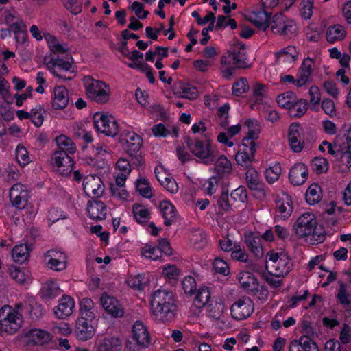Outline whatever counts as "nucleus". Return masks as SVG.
<instances>
[{"instance_id": "nucleus-32", "label": "nucleus", "mask_w": 351, "mask_h": 351, "mask_svg": "<svg viewBox=\"0 0 351 351\" xmlns=\"http://www.w3.org/2000/svg\"><path fill=\"white\" fill-rule=\"evenodd\" d=\"M248 20L259 28L266 29L268 25L269 15L263 10L251 12L248 15Z\"/></svg>"}, {"instance_id": "nucleus-19", "label": "nucleus", "mask_w": 351, "mask_h": 351, "mask_svg": "<svg viewBox=\"0 0 351 351\" xmlns=\"http://www.w3.org/2000/svg\"><path fill=\"white\" fill-rule=\"evenodd\" d=\"M342 140H343V136H341V134H339L336 136L333 143L324 141L322 145H319V149L322 152H325L326 149L330 155L338 160L343 156L345 152V147Z\"/></svg>"}, {"instance_id": "nucleus-39", "label": "nucleus", "mask_w": 351, "mask_h": 351, "mask_svg": "<svg viewBox=\"0 0 351 351\" xmlns=\"http://www.w3.org/2000/svg\"><path fill=\"white\" fill-rule=\"evenodd\" d=\"M291 106L288 110V113L291 117H300L306 113L308 109L307 101L306 99L298 100L296 97Z\"/></svg>"}, {"instance_id": "nucleus-30", "label": "nucleus", "mask_w": 351, "mask_h": 351, "mask_svg": "<svg viewBox=\"0 0 351 351\" xmlns=\"http://www.w3.org/2000/svg\"><path fill=\"white\" fill-rule=\"evenodd\" d=\"M159 208L165 219V226H169L176 221L177 213L174 206L169 201H162Z\"/></svg>"}, {"instance_id": "nucleus-14", "label": "nucleus", "mask_w": 351, "mask_h": 351, "mask_svg": "<svg viewBox=\"0 0 351 351\" xmlns=\"http://www.w3.org/2000/svg\"><path fill=\"white\" fill-rule=\"evenodd\" d=\"M238 279L241 287L248 293L256 295L260 292L262 298L267 296L266 291L263 287L259 286L257 279L252 273L241 271L238 275Z\"/></svg>"}, {"instance_id": "nucleus-20", "label": "nucleus", "mask_w": 351, "mask_h": 351, "mask_svg": "<svg viewBox=\"0 0 351 351\" xmlns=\"http://www.w3.org/2000/svg\"><path fill=\"white\" fill-rule=\"evenodd\" d=\"M132 339L141 348H146L150 344V336L146 326L141 322H136L132 327Z\"/></svg>"}, {"instance_id": "nucleus-24", "label": "nucleus", "mask_w": 351, "mask_h": 351, "mask_svg": "<svg viewBox=\"0 0 351 351\" xmlns=\"http://www.w3.org/2000/svg\"><path fill=\"white\" fill-rule=\"evenodd\" d=\"M75 307L73 299L69 295H63L59 304L54 308V313L58 319H64L73 313Z\"/></svg>"}, {"instance_id": "nucleus-42", "label": "nucleus", "mask_w": 351, "mask_h": 351, "mask_svg": "<svg viewBox=\"0 0 351 351\" xmlns=\"http://www.w3.org/2000/svg\"><path fill=\"white\" fill-rule=\"evenodd\" d=\"M94 306L93 301L88 298L82 299L80 305V317L88 320H93L95 318V313L93 308Z\"/></svg>"}, {"instance_id": "nucleus-55", "label": "nucleus", "mask_w": 351, "mask_h": 351, "mask_svg": "<svg viewBox=\"0 0 351 351\" xmlns=\"http://www.w3.org/2000/svg\"><path fill=\"white\" fill-rule=\"evenodd\" d=\"M281 166L279 163H276L265 170V178L269 183H274L278 180L281 174Z\"/></svg>"}, {"instance_id": "nucleus-52", "label": "nucleus", "mask_w": 351, "mask_h": 351, "mask_svg": "<svg viewBox=\"0 0 351 351\" xmlns=\"http://www.w3.org/2000/svg\"><path fill=\"white\" fill-rule=\"evenodd\" d=\"M295 95L291 91H287L279 95L276 98L278 106L285 108L287 110L291 107L293 102L295 98Z\"/></svg>"}, {"instance_id": "nucleus-34", "label": "nucleus", "mask_w": 351, "mask_h": 351, "mask_svg": "<svg viewBox=\"0 0 351 351\" xmlns=\"http://www.w3.org/2000/svg\"><path fill=\"white\" fill-rule=\"evenodd\" d=\"M121 346V340L115 337H105L97 343V351H117Z\"/></svg>"}, {"instance_id": "nucleus-11", "label": "nucleus", "mask_w": 351, "mask_h": 351, "mask_svg": "<svg viewBox=\"0 0 351 351\" xmlns=\"http://www.w3.org/2000/svg\"><path fill=\"white\" fill-rule=\"evenodd\" d=\"M51 164L57 173L69 175L73 169V160L69 154L63 151H54L51 155Z\"/></svg>"}, {"instance_id": "nucleus-41", "label": "nucleus", "mask_w": 351, "mask_h": 351, "mask_svg": "<svg viewBox=\"0 0 351 351\" xmlns=\"http://www.w3.org/2000/svg\"><path fill=\"white\" fill-rule=\"evenodd\" d=\"M60 293V289L56 282L48 281L41 289L42 297L46 300H50L58 296Z\"/></svg>"}, {"instance_id": "nucleus-28", "label": "nucleus", "mask_w": 351, "mask_h": 351, "mask_svg": "<svg viewBox=\"0 0 351 351\" xmlns=\"http://www.w3.org/2000/svg\"><path fill=\"white\" fill-rule=\"evenodd\" d=\"M52 106L55 109H62L69 104V92L63 86H56L53 89Z\"/></svg>"}, {"instance_id": "nucleus-8", "label": "nucleus", "mask_w": 351, "mask_h": 351, "mask_svg": "<svg viewBox=\"0 0 351 351\" xmlns=\"http://www.w3.org/2000/svg\"><path fill=\"white\" fill-rule=\"evenodd\" d=\"M186 144L190 152L204 164L210 165L215 160L216 152L209 143H204L198 139L191 141L187 138Z\"/></svg>"}, {"instance_id": "nucleus-63", "label": "nucleus", "mask_w": 351, "mask_h": 351, "mask_svg": "<svg viewBox=\"0 0 351 351\" xmlns=\"http://www.w3.org/2000/svg\"><path fill=\"white\" fill-rule=\"evenodd\" d=\"M141 254L147 258L156 261L160 257V253L158 247H154L151 245H145L142 248Z\"/></svg>"}, {"instance_id": "nucleus-64", "label": "nucleus", "mask_w": 351, "mask_h": 351, "mask_svg": "<svg viewBox=\"0 0 351 351\" xmlns=\"http://www.w3.org/2000/svg\"><path fill=\"white\" fill-rule=\"evenodd\" d=\"M213 265L216 272L223 276H227L230 272L227 263L220 258H216L214 260Z\"/></svg>"}, {"instance_id": "nucleus-26", "label": "nucleus", "mask_w": 351, "mask_h": 351, "mask_svg": "<svg viewBox=\"0 0 351 351\" xmlns=\"http://www.w3.org/2000/svg\"><path fill=\"white\" fill-rule=\"evenodd\" d=\"M87 211L93 220H103L107 215V208L104 202L99 200L88 201Z\"/></svg>"}, {"instance_id": "nucleus-38", "label": "nucleus", "mask_w": 351, "mask_h": 351, "mask_svg": "<svg viewBox=\"0 0 351 351\" xmlns=\"http://www.w3.org/2000/svg\"><path fill=\"white\" fill-rule=\"evenodd\" d=\"M346 36V30L340 25L330 26L326 32V39L330 43L341 41Z\"/></svg>"}, {"instance_id": "nucleus-13", "label": "nucleus", "mask_w": 351, "mask_h": 351, "mask_svg": "<svg viewBox=\"0 0 351 351\" xmlns=\"http://www.w3.org/2000/svg\"><path fill=\"white\" fill-rule=\"evenodd\" d=\"M27 187L21 183L14 184L10 189L9 196L12 205L17 208H24L29 198Z\"/></svg>"}, {"instance_id": "nucleus-5", "label": "nucleus", "mask_w": 351, "mask_h": 351, "mask_svg": "<svg viewBox=\"0 0 351 351\" xmlns=\"http://www.w3.org/2000/svg\"><path fill=\"white\" fill-rule=\"evenodd\" d=\"M86 94L98 103H106L109 99V88L104 82L86 76L84 79Z\"/></svg>"}, {"instance_id": "nucleus-31", "label": "nucleus", "mask_w": 351, "mask_h": 351, "mask_svg": "<svg viewBox=\"0 0 351 351\" xmlns=\"http://www.w3.org/2000/svg\"><path fill=\"white\" fill-rule=\"evenodd\" d=\"M16 308L24 311L32 318H38L42 315L41 306L38 304L33 298H29L24 303H19Z\"/></svg>"}, {"instance_id": "nucleus-16", "label": "nucleus", "mask_w": 351, "mask_h": 351, "mask_svg": "<svg viewBox=\"0 0 351 351\" xmlns=\"http://www.w3.org/2000/svg\"><path fill=\"white\" fill-rule=\"evenodd\" d=\"M315 225H317L315 216L310 213H306L298 217L294 226V230L298 237H308Z\"/></svg>"}, {"instance_id": "nucleus-46", "label": "nucleus", "mask_w": 351, "mask_h": 351, "mask_svg": "<svg viewBox=\"0 0 351 351\" xmlns=\"http://www.w3.org/2000/svg\"><path fill=\"white\" fill-rule=\"evenodd\" d=\"M322 198V190L317 184L310 185L306 192V199L310 204L318 203Z\"/></svg>"}, {"instance_id": "nucleus-57", "label": "nucleus", "mask_w": 351, "mask_h": 351, "mask_svg": "<svg viewBox=\"0 0 351 351\" xmlns=\"http://www.w3.org/2000/svg\"><path fill=\"white\" fill-rule=\"evenodd\" d=\"M312 169L317 174L326 172L328 169V163L326 158L322 157H315L312 160Z\"/></svg>"}, {"instance_id": "nucleus-18", "label": "nucleus", "mask_w": 351, "mask_h": 351, "mask_svg": "<svg viewBox=\"0 0 351 351\" xmlns=\"http://www.w3.org/2000/svg\"><path fill=\"white\" fill-rule=\"evenodd\" d=\"M100 302L105 311L112 317H121L123 315V308L115 298L103 293L100 298Z\"/></svg>"}, {"instance_id": "nucleus-21", "label": "nucleus", "mask_w": 351, "mask_h": 351, "mask_svg": "<svg viewBox=\"0 0 351 351\" xmlns=\"http://www.w3.org/2000/svg\"><path fill=\"white\" fill-rule=\"evenodd\" d=\"M308 176L307 167L302 162L295 163L289 171V180L294 186H301L305 183Z\"/></svg>"}, {"instance_id": "nucleus-37", "label": "nucleus", "mask_w": 351, "mask_h": 351, "mask_svg": "<svg viewBox=\"0 0 351 351\" xmlns=\"http://www.w3.org/2000/svg\"><path fill=\"white\" fill-rule=\"evenodd\" d=\"M29 32L32 36L37 42H40L44 38L47 44H59V40L56 36L48 32L42 33L36 25L30 27Z\"/></svg>"}, {"instance_id": "nucleus-44", "label": "nucleus", "mask_w": 351, "mask_h": 351, "mask_svg": "<svg viewBox=\"0 0 351 351\" xmlns=\"http://www.w3.org/2000/svg\"><path fill=\"white\" fill-rule=\"evenodd\" d=\"M245 180L248 188L253 190H258L261 186V180L258 172L254 168H250L245 173Z\"/></svg>"}, {"instance_id": "nucleus-3", "label": "nucleus", "mask_w": 351, "mask_h": 351, "mask_svg": "<svg viewBox=\"0 0 351 351\" xmlns=\"http://www.w3.org/2000/svg\"><path fill=\"white\" fill-rule=\"evenodd\" d=\"M254 59L246 45H233L221 58L223 65H234L236 68L245 69L249 67Z\"/></svg>"}, {"instance_id": "nucleus-60", "label": "nucleus", "mask_w": 351, "mask_h": 351, "mask_svg": "<svg viewBox=\"0 0 351 351\" xmlns=\"http://www.w3.org/2000/svg\"><path fill=\"white\" fill-rule=\"evenodd\" d=\"M312 229L313 231H311V234H309V237H311L310 240L312 241V244L323 242L326 238L323 228L321 226L318 227L317 225H315Z\"/></svg>"}, {"instance_id": "nucleus-2", "label": "nucleus", "mask_w": 351, "mask_h": 351, "mask_svg": "<svg viewBox=\"0 0 351 351\" xmlns=\"http://www.w3.org/2000/svg\"><path fill=\"white\" fill-rule=\"evenodd\" d=\"M51 60L49 63L53 64L51 71L56 76L69 80L71 76H66V73L71 68L72 56L68 48L63 45H49Z\"/></svg>"}, {"instance_id": "nucleus-58", "label": "nucleus", "mask_w": 351, "mask_h": 351, "mask_svg": "<svg viewBox=\"0 0 351 351\" xmlns=\"http://www.w3.org/2000/svg\"><path fill=\"white\" fill-rule=\"evenodd\" d=\"M16 159L21 166H25L30 162V158L27 149L23 145H19L16 147Z\"/></svg>"}, {"instance_id": "nucleus-29", "label": "nucleus", "mask_w": 351, "mask_h": 351, "mask_svg": "<svg viewBox=\"0 0 351 351\" xmlns=\"http://www.w3.org/2000/svg\"><path fill=\"white\" fill-rule=\"evenodd\" d=\"M313 67L314 62L313 59L307 58L303 60L298 78L295 82L297 86H302L310 80Z\"/></svg>"}, {"instance_id": "nucleus-62", "label": "nucleus", "mask_w": 351, "mask_h": 351, "mask_svg": "<svg viewBox=\"0 0 351 351\" xmlns=\"http://www.w3.org/2000/svg\"><path fill=\"white\" fill-rule=\"evenodd\" d=\"M266 95V86L261 83H256L253 88V98L256 103L261 104Z\"/></svg>"}, {"instance_id": "nucleus-15", "label": "nucleus", "mask_w": 351, "mask_h": 351, "mask_svg": "<svg viewBox=\"0 0 351 351\" xmlns=\"http://www.w3.org/2000/svg\"><path fill=\"white\" fill-rule=\"evenodd\" d=\"M83 189L87 196L99 197L104 192V184L98 176L88 175L84 179Z\"/></svg>"}, {"instance_id": "nucleus-40", "label": "nucleus", "mask_w": 351, "mask_h": 351, "mask_svg": "<svg viewBox=\"0 0 351 351\" xmlns=\"http://www.w3.org/2000/svg\"><path fill=\"white\" fill-rule=\"evenodd\" d=\"M152 131L155 136L166 137L168 135L173 134L174 137L178 136V129L176 126L165 127L162 123L154 125L152 128Z\"/></svg>"}, {"instance_id": "nucleus-7", "label": "nucleus", "mask_w": 351, "mask_h": 351, "mask_svg": "<svg viewBox=\"0 0 351 351\" xmlns=\"http://www.w3.org/2000/svg\"><path fill=\"white\" fill-rule=\"evenodd\" d=\"M269 26L275 34L289 37L295 36L297 33L295 23L281 12L274 16Z\"/></svg>"}, {"instance_id": "nucleus-61", "label": "nucleus", "mask_w": 351, "mask_h": 351, "mask_svg": "<svg viewBox=\"0 0 351 351\" xmlns=\"http://www.w3.org/2000/svg\"><path fill=\"white\" fill-rule=\"evenodd\" d=\"M247 195L245 186H241L233 190L230 194V199L235 202L243 203L247 199Z\"/></svg>"}, {"instance_id": "nucleus-36", "label": "nucleus", "mask_w": 351, "mask_h": 351, "mask_svg": "<svg viewBox=\"0 0 351 351\" xmlns=\"http://www.w3.org/2000/svg\"><path fill=\"white\" fill-rule=\"evenodd\" d=\"M58 149L63 151L67 154H73L76 152V146L73 141L65 135H60L56 138Z\"/></svg>"}, {"instance_id": "nucleus-23", "label": "nucleus", "mask_w": 351, "mask_h": 351, "mask_svg": "<svg viewBox=\"0 0 351 351\" xmlns=\"http://www.w3.org/2000/svg\"><path fill=\"white\" fill-rule=\"evenodd\" d=\"M92 321L84 318H78L77 319L75 335L77 339L86 341L92 338L95 333Z\"/></svg>"}, {"instance_id": "nucleus-50", "label": "nucleus", "mask_w": 351, "mask_h": 351, "mask_svg": "<svg viewBox=\"0 0 351 351\" xmlns=\"http://www.w3.org/2000/svg\"><path fill=\"white\" fill-rule=\"evenodd\" d=\"M210 298V293L208 288L205 287H201L197 291L193 304L197 308H201L208 302Z\"/></svg>"}, {"instance_id": "nucleus-45", "label": "nucleus", "mask_w": 351, "mask_h": 351, "mask_svg": "<svg viewBox=\"0 0 351 351\" xmlns=\"http://www.w3.org/2000/svg\"><path fill=\"white\" fill-rule=\"evenodd\" d=\"M132 212L136 221L139 223H146L150 217V213L144 206L134 204L132 206Z\"/></svg>"}, {"instance_id": "nucleus-25", "label": "nucleus", "mask_w": 351, "mask_h": 351, "mask_svg": "<svg viewBox=\"0 0 351 351\" xmlns=\"http://www.w3.org/2000/svg\"><path fill=\"white\" fill-rule=\"evenodd\" d=\"M25 337L28 339V343L34 346H43L51 341L49 332L37 328L29 330L25 334Z\"/></svg>"}, {"instance_id": "nucleus-33", "label": "nucleus", "mask_w": 351, "mask_h": 351, "mask_svg": "<svg viewBox=\"0 0 351 351\" xmlns=\"http://www.w3.org/2000/svg\"><path fill=\"white\" fill-rule=\"evenodd\" d=\"M4 20L13 29H25L26 26L19 14L14 10H7L4 12Z\"/></svg>"}, {"instance_id": "nucleus-48", "label": "nucleus", "mask_w": 351, "mask_h": 351, "mask_svg": "<svg viewBox=\"0 0 351 351\" xmlns=\"http://www.w3.org/2000/svg\"><path fill=\"white\" fill-rule=\"evenodd\" d=\"M30 248L27 244H20L12 250V258L15 262L23 263L27 260Z\"/></svg>"}, {"instance_id": "nucleus-6", "label": "nucleus", "mask_w": 351, "mask_h": 351, "mask_svg": "<svg viewBox=\"0 0 351 351\" xmlns=\"http://www.w3.org/2000/svg\"><path fill=\"white\" fill-rule=\"evenodd\" d=\"M123 140L126 144V152L131 157L132 164L138 169L143 167L144 160L141 152L143 141L141 137L134 132H128Z\"/></svg>"}, {"instance_id": "nucleus-22", "label": "nucleus", "mask_w": 351, "mask_h": 351, "mask_svg": "<svg viewBox=\"0 0 351 351\" xmlns=\"http://www.w3.org/2000/svg\"><path fill=\"white\" fill-rule=\"evenodd\" d=\"M293 211L292 201L287 194L278 196L276 200V216L281 219H287Z\"/></svg>"}, {"instance_id": "nucleus-49", "label": "nucleus", "mask_w": 351, "mask_h": 351, "mask_svg": "<svg viewBox=\"0 0 351 351\" xmlns=\"http://www.w3.org/2000/svg\"><path fill=\"white\" fill-rule=\"evenodd\" d=\"M191 15L196 19L197 23L200 25H204L208 23H210L208 27L206 28L208 29V31L215 29V16L212 12H208L206 16H205L203 19H200V15L197 11H193L191 13Z\"/></svg>"}, {"instance_id": "nucleus-47", "label": "nucleus", "mask_w": 351, "mask_h": 351, "mask_svg": "<svg viewBox=\"0 0 351 351\" xmlns=\"http://www.w3.org/2000/svg\"><path fill=\"white\" fill-rule=\"evenodd\" d=\"M224 304L221 300L212 301L208 306L209 316L215 319L219 320L223 314Z\"/></svg>"}, {"instance_id": "nucleus-53", "label": "nucleus", "mask_w": 351, "mask_h": 351, "mask_svg": "<svg viewBox=\"0 0 351 351\" xmlns=\"http://www.w3.org/2000/svg\"><path fill=\"white\" fill-rule=\"evenodd\" d=\"M137 191L145 198H151L152 197V192L149 183L145 178H140L137 180L136 183Z\"/></svg>"}, {"instance_id": "nucleus-56", "label": "nucleus", "mask_w": 351, "mask_h": 351, "mask_svg": "<svg viewBox=\"0 0 351 351\" xmlns=\"http://www.w3.org/2000/svg\"><path fill=\"white\" fill-rule=\"evenodd\" d=\"M250 89L246 78L241 77L239 80L235 82L232 85V93L235 96H241L243 93H247Z\"/></svg>"}, {"instance_id": "nucleus-43", "label": "nucleus", "mask_w": 351, "mask_h": 351, "mask_svg": "<svg viewBox=\"0 0 351 351\" xmlns=\"http://www.w3.org/2000/svg\"><path fill=\"white\" fill-rule=\"evenodd\" d=\"M215 170L219 176L229 174L232 171V164L226 156L221 155L215 164Z\"/></svg>"}, {"instance_id": "nucleus-54", "label": "nucleus", "mask_w": 351, "mask_h": 351, "mask_svg": "<svg viewBox=\"0 0 351 351\" xmlns=\"http://www.w3.org/2000/svg\"><path fill=\"white\" fill-rule=\"evenodd\" d=\"M246 244L256 257H261L263 256V252L259 238L249 237L246 239Z\"/></svg>"}, {"instance_id": "nucleus-4", "label": "nucleus", "mask_w": 351, "mask_h": 351, "mask_svg": "<svg viewBox=\"0 0 351 351\" xmlns=\"http://www.w3.org/2000/svg\"><path fill=\"white\" fill-rule=\"evenodd\" d=\"M23 317L18 310L5 305L0 309L1 329L8 334L15 333L21 326Z\"/></svg>"}, {"instance_id": "nucleus-12", "label": "nucleus", "mask_w": 351, "mask_h": 351, "mask_svg": "<svg viewBox=\"0 0 351 351\" xmlns=\"http://www.w3.org/2000/svg\"><path fill=\"white\" fill-rule=\"evenodd\" d=\"M230 311L233 319L242 320L253 313L254 303L249 297H242L232 305Z\"/></svg>"}, {"instance_id": "nucleus-1", "label": "nucleus", "mask_w": 351, "mask_h": 351, "mask_svg": "<svg viewBox=\"0 0 351 351\" xmlns=\"http://www.w3.org/2000/svg\"><path fill=\"white\" fill-rule=\"evenodd\" d=\"M151 305L154 315L162 322H171L175 318L177 306L173 292L166 289L155 291Z\"/></svg>"}, {"instance_id": "nucleus-9", "label": "nucleus", "mask_w": 351, "mask_h": 351, "mask_svg": "<svg viewBox=\"0 0 351 351\" xmlns=\"http://www.w3.org/2000/svg\"><path fill=\"white\" fill-rule=\"evenodd\" d=\"M269 261L266 262V268L269 269L270 274L276 276H284L291 269V263L285 254L271 252L267 254Z\"/></svg>"}, {"instance_id": "nucleus-35", "label": "nucleus", "mask_w": 351, "mask_h": 351, "mask_svg": "<svg viewBox=\"0 0 351 351\" xmlns=\"http://www.w3.org/2000/svg\"><path fill=\"white\" fill-rule=\"evenodd\" d=\"M276 59L282 63H291L296 60L298 52L293 45H288L276 53Z\"/></svg>"}, {"instance_id": "nucleus-51", "label": "nucleus", "mask_w": 351, "mask_h": 351, "mask_svg": "<svg viewBox=\"0 0 351 351\" xmlns=\"http://www.w3.org/2000/svg\"><path fill=\"white\" fill-rule=\"evenodd\" d=\"M8 72L9 69L6 66L5 62H3L1 60H0V95L3 97H5L9 95V84L6 80L3 77V76L8 74Z\"/></svg>"}, {"instance_id": "nucleus-10", "label": "nucleus", "mask_w": 351, "mask_h": 351, "mask_svg": "<svg viewBox=\"0 0 351 351\" xmlns=\"http://www.w3.org/2000/svg\"><path fill=\"white\" fill-rule=\"evenodd\" d=\"M93 122L97 131L106 136H115L119 132V125L115 119L104 112H96L93 116Z\"/></svg>"}, {"instance_id": "nucleus-17", "label": "nucleus", "mask_w": 351, "mask_h": 351, "mask_svg": "<svg viewBox=\"0 0 351 351\" xmlns=\"http://www.w3.org/2000/svg\"><path fill=\"white\" fill-rule=\"evenodd\" d=\"M302 132L303 130L298 123H293L289 126L288 133L289 143L292 150L295 152H300L304 147Z\"/></svg>"}, {"instance_id": "nucleus-59", "label": "nucleus", "mask_w": 351, "mask_h": 351, "mask_svg": "<svg viewBox=\"0 0 351 351\" xmlns=\"http://www.w3.org/2000/svg\"><path fill=\"white\" fill-rule=\"evenodd\" d=\"M44 113L45 110L40 106H36L35 108L31 110L30 119L35 126L39 127L43 124Z\"/></svg>"}, {"instance_id": "nucleus-27", "label": "nucleus", "mask_w": 351, "mask_h": 351, "mask_svg": "<svg viewBox=\"0 0 351 351\" xmlns=\"http://www.w3.org/2000/svg\"><path fill=\"white\" fill-rule=\"evenodd\" d=\"M243 148L240 149L236 156L235 160L241 166L247 167L252 163L254 154L256 150V147L254 145H243Z\"/></svg>"}]
</instances>
